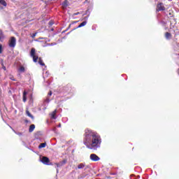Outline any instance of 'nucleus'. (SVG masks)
<instances>
[{
    "label": "nucleus",
    "mask_w": 179,
    "mask_h": 179,
    "mask_svg": "<svg viewBox=\"0 0 179 179\" xmlns=\"http://www.w3.org/2000/svg\"><path fill=\"white\" fill-rule=\"evenodd\" d=\"M3 38V34H2V30L0 29V41Z\"/></svg>",
    "instance_id": "nucleus-19"
},
{
    "label": "nucleus",
    "mask_w": 179,
    "mask_h": 179,
    "mask_svg": "<svg viewBox=\"0 0 179 179\" xmlns=\"http://www.w3.org/2000/svg\"><path fill=\"white\" fill-rule=\"evenodd\" d=\"M84 145L92 150H97L101 146V137L96 131L86 129L84 138Z\"/></svg>",
    "instance_id": "nucleus-1"
},
{
    "label": "nucleus",
    "mask_w": 179,
    "mask_h": 179,
    "mask_svg": "<svg viewBox=\"0 0 179 179\" xmlns=\"http://www.w3.org/2000/svg\"><path fill=\"white\" fill-rule=\"evenodd\" d=\"M0 54H2V45H0Z\"/></svg>",
    "instance_id": "nucleus-24"
},
{
    "label": "nucleus",
    "mask_w": 179,
    "mask_h": 179,
    "mask_svg": "<svg viewBox=\"0 0 179 179\" xmlns=\"http://www.w3.org/2000/svg\"><path fill=\"white\" fill-rule=\"evenodd\" d=\"M50 103V99H47L46 100L44 101L43 104L45 105L43 110H47V104Z\"/></svg>",
    "instance_id": "nucleus-11"
},
{
    "label": "nucleus",
    "mask_w": 179,
    "mask_h": 179,
    "mask_svg": "<svg viewBox=\"0 0 179 179\" xmlns=\"http://www.w3.org/2000/svg\"><path fill=\"white\" fill-rule=\"evenodd\" d=\"M52 24H54V22H52V21H50L49 26H52Z\"/></svg>",
    "instance_id": "nucleus-23"
},
{
    "label": "nucleus",
    "mask_w": 179,
    "mask_h": 179,
    "mask_svg": "<svg viewBox=\"0 0 179 179\" xmlns=\"http://www.w3.org/2000/svg\"><path fill=\"white\" fill-rule=\"evenodd\" d=\"M85 166H86L85 163H81V164L78 165L77 169H85Z\"/></svg>",
    "instance_id": "nucleus-9"
},
{
    "label": "nucleus",
    "mask_w": 179,
    "mask_h": 179,
    "mask_svg": "<svg viewBox=\"0 0 179 179\" xmlns=\"http://www.w3.org/2000/svg\"><path fill=\"white\" fill-rule=\"evenodd\" d=\"M90 159L92 160V162H99V160H100V157L96 154H91Z\"/></svg>",
    "instance_id": "nucleus-4"
},
{
    "label": "nucleus",
    "mask_w": 179,
    "mask_h": 179,
    "mask_svg": "<svg viewBox=\"0 0 179 179\" xmlns=\"http://www.w3.org/2000/svg\"><path fill=\"white\" fill-rule=\"evenodd\" d=\"M36 128V125L34 124H31L29 129V132H33Z\"/></svg>",
    "instance_id": "nucleus-13"
},
{
    "label": "nucleus",
    "mask_w": 179,
    "mask_h": 179,
    "mask_svg": "<svg viewBox=\"0 0 179 179\" xmlns=\"http://www.w3.org/2000/svg\"><path fill=\"white\" fill-rule=\"evenodd\" d=\"M160 10H166V8L162 3H158L157 6V12H159Z\"/></svg>",
    "instance_id": "nucleus-6"
},
{
    "label": "nucleus",
    "mask_w": 179,
    "mask_h": 179,
    "mask_svg": "<svg viewBox=\"0 0 179 179\" xmlns=\"http://www.w3.org/2000/svg\"><path fill=\"white\" fill-rule=\"evenodd\" d=\"M25 122H26L27 124H29V121L27 120H25Z\"/></svg>",
    "instance_id": "nucleus-28"
},
{
    "label": "nucleus",
    "mask_w": 179,
    "mask_h": 179,
    "mask_svg": "<svg viewBox=\"0 0 179 179\" xmlns=\"http://www.w3.org/2000/svg\"><path fill=\"white\" fill-rule=\"evenodd\" d=\"M40 162L43 163V164H46L48 166V163H50V159L47 157H43L42 158L40 159Z\"/></svg>",
    "instance_id": "nucleus-5"
},
{
    "label": "nucleus",
    "mask_w": 179,
    "mask_h": 179,
    "mask_svg": "<svg viewBox=\"0 0 179 179\" xmlns=\"http://www.w3.org/2000/svg\"><path fill=\"white\" fill-rule=\"evenodd\" d=\"M2 66H3V71H6V67L5 66H3V64H2Z\"/></svg>",
    "instance_id": "nucleus-25"
},
{
    "label": "nucleus",
    "mask_w": 179,
    "mask_h": 179,
    "mask_svg": "<svg viewBox=\"0 0 179 179\" xmlns=\"http://www.w3.org/2000/svg\"><path fill=\"white\" fill-rule=\"evenodd\" d=\"M36 36H37V32L34 33V34L31 36V37L32 38H34L36 37Z\"/></svg>",
    "instance_id": "nucleus-21"
},
{
    "label": "nucleus",
    "mask_w": 179,
    "mask_h": 179,
    "mask_svg": "<svg viewBox=\"0 0 179 179\" xmlns=\"http://www.w3.org/2000/svg\"><path fill=\"white\" fill-rule=\"evenodd\" d=\"M87 24V21H83L80 25L77 27V29H80V27H83Z\"/></svg>",
    "instance_id": "nucleus-10"
},
{
    "label": "nucleus",
    "mask_w": 179,
    "mask_h": 179,
    "mask_svg": "<svg viewBox=\"0 0 179 179\" xmlns=\"http://www.w3.org/2000/svg\"><path fill=\"white\" fill-rule=\"evenodd\" d=\"M57 114V110H54L51 114H50V118L52 120H57V116H55Z\"/></svg>",
    "instance_id": "nucleus-8"
},
{
    "label": "nucleus",
    "mask_w": 179,
    "mask_h": 179,
    "mask_svg": "<svg viewBox=\"0 0 179 179\" xmlns=\"http://www.w3.org/2000/svg\"><path fill=\"white\" fill-rule=\"evenodd\" d=\"M38 64H40L41 66H44L45 65L44 62H43V59H41V57H39Z\"/></svg>",
    "instance_id": "nucleus-18"
},
{
    "label": "nucleus",
    "mask_w": 179,
    "mask_h": 179,
    "mask_svg": "<svg viewBox=\"0 0 179 179\" xmlns=\"http://www.w3.org/2000/svg\"><path fill=\"white\" fill-rule=\"evenodd\" d=\"M57 173H58V169H57Z\"/></svg>",
    "instance_id": "nucleus-33"
},
{
    "label": "nucleus",
    "mask_w": 179,
    "mask_h": 179,
    "mask_svg": "<svg viewBox=\"0 0 179 179\" xmlns=\"http://www.w3.org/2000/svg\"><path fill=\"white\" fill-rule=\"evenodd\" d=\"M27 92L24 91L23 92V96H22V101H24V103H26V101H27Z\"/></svg>",
    "instance_id": "nucleus-7"
},
{
    "label": "nucleus",
    "mask_w": 179,
    "mask_h": 179,
    "mask_svg": "<svg viewBox=\"0 0 179 179\" xmlns=\"http://www.w3.org/2000/svg\"><path fill=\"white\" fill-rule=\"evenodd\" d=\"M178 73H179V69H178Z\"/></svg>",
    "instance_id": "nucleus-34"
},
{
    "label": "nucleus",
    "mask_w": 179,
    "mask_h": 179,
    "mask_svg": "<svg viewBox=\"0 0 179 179\" xmlns=\"http://www.w3.org/2000/svg\"><path fill=\"white\" fill-rule=\"evenodd\" d=\"M61 163H62V164H63V166H64V164H65V163H66V160H64V161L61 162Z\"/></svg>",
    "instance_id": "nucleus-26"
},
{
    "label": "nucleus",
    "mask_w": 179,
    "mask_h": 179,
    "mask_svg": "<svg viewBox=\"0 0 179 179\" xmlns=\"http://www.w3.org/2000/svg\"><path fill=\"white\" fill-rule=\"evenodd\" d=\"M9 79H10V80H13L14 82L16 81V80L15 79V78H13V76H10Z\"/></svg>",
    "instance_id": "nucleus-22"
},
{
    "label": "nucleus",
    "mask_w": 179,
    "mask_h": 179,
    "mask_svg": "<svg viewBox=\"0 0 179 179\" xmlns=\"http://www.w3.org/2000/svg\"><path fill=\"white\" fill-rule=\"evenodd\" d=\"M8 46L10 48H15L16 47V38L12 36L8 41Z\"/></svg>",
    "instance_id": "nucleus-2"
},
{
    "label": "nucleus",
    "mask_w": 179,
    "mask_h": 179,
    "mask_svg": "<svg viewBox=\"0 0 179 179\" xmlns=\"http://www.w3.org/2000/svg\"><path fill=\"white\" fill-rule=\"evenodd\" d=\"M53 131H54V132H55V131H57V127H55V128L53 129Z\"/></svg>",
    "instance_id": "nucleus-29"
},
{
    "label": "nucleus",
    "mask_w": 179,
    "mask_h": 179,
    "mask_svg": "<svg viewBox=\"0 0 179 179\" xmlns=\"http://www.w3.org/2000/svg\"><path fill=\"white\" fill-rule=\"evenodd\" d=\"M74 15H75L76 16H77V15H79V13H74Z\"/></svg>",
    "instance_id": "nucleus-31"
},
{
    "label": "nucleus",
    "mask_w": 179,
    "mask_h": 179,
    "mask_svg": "<svg viewBox=\"0 0 179 179\" xmlns=\"http://www.w3.org/2000/svg\"><path fill=\"white\" fill-rule=\"evenodd\" d=\"M26 71V69H24V66H21L19 69H18V72H20L21 73H23V72H24Z\"/></svg>",
    "instance_id": "nucleus-15"
},
{
    "label": "nucleus",
    "mask_w": 179,
    "mask_h": 179,
    "mask_svg": "<svg viewBox=\"0 0 179 179\" xmlns=\"http://www.w3.org/2000/svg\"><path fill=\"white\" fill-rule=\"evenodd\" d=\"M48 96H52V92L51 91L48 93Z\"/></svg>",
    "instance_id": "nucleus-27"
},
{
    "label": "nucleus",
    "mask_w": 179,
    "mask_h": 179,
    "mask_svg": "<svg viewBox=\"0 0 179 179\" xmlns=\"http://www.w3.org/2000/svg\"><path fill=\"white\" fill-rule=\"evenodd\" d=\"M165 37L166 40H170V38H171V34H170V32H166L165 34Z\"/></svg>",
    "instance_id": "nucleus-14"
},
{
    "label": "nucleus",
    "mask_w": 179,
    "mask_h": 179,
    "mask_svg": "<svg viewBox=\"0 0 179 179\" xmlns=\"http://www.w3.org/2000/svg\"><path fill=\"white\" fill-rule=\"evenodd\" d=\"M40 40H43V38H40Z\"/></svg>",
    "instance_id": "nucleus-32"
},
{
    "label": "nucleus",
    "mask_w": 179,
    "mask_h": 179,
    "mask_svg": "<svg viewBox=\"0 0 179 179\" xmlns=\"http://www.w3.org/2000/svg\"><path fill=\"white\" fill-rule=\"evenodd\" d=\"M30 55L31 58H33L34 62H37V59H38V56L36 55V49L34 48H32L31 49Z\"/></svg>",
    "instance_id": "nucleus-3"
},
{
    "label": "nucleus",
    "mask_w": 179,
    "mask_h": 179,
    "mask_svg": "<svg viewBox=\"0 0 179 179\" xmlns=\"http://www.w3.org/2000/svg\"><path fill=\"white\" fill-rule=\"evenodd\" d=\"M0 5H2V6L6 7V5H8L6 3V1H5V0H0Z\"/></svg>",
    "instance_id": "nucleus-17"
},
{
    "label": "nucleus",
    "mask_w": 179,
    "mask_h": 179,
    "mask_svg": "<svg viewBox=\"0 0 179 179\" xmlns=\"http://www.w3.org/2000/svg\"><path fill=\"white\" fill-rule=\"evenodd\" d=\"M56 166H57V168L58 167H62L63 164H62V162H59V163L56 164Z\"/></svg>",
    "instance_id": "nucleus-20"
},
{
    "label": "nucleus",
    "mask_w": 179,
    "mask_h": 179,
    "mask_svg": "<svg viewBox=\"0 0 179 179\" xmlns=\"http://www.w3.org/2000/svg\"><path fill=\"white\" fill-rule=\"evenodd\" d=\"M57 127H58V128H61V124H59L57 125Z\"/></svg>",
    "instance_id": "nucleus-30"
},
{
    "label": "nucleus",
    "mask_w": 179,
    "mask_h": 179,
    "mask_svg": "<svg viewBox=\"0 0 179 179\" xmlns=\"http://www.w3.org/2000/svg\"><path fill=\"white\" fill-rule=\"evenodd\" d=\"M46 145V143H42L38 145V149H43V148H45Z\"/></svg>",
    "instance_id": "nucleus-16"
},
{
    "label": "nucleus",
    "mask_w": 179,
    "mask_h": 179,
    "mask_svg": "<svg viewBox=\"0 0 179 179\" xmlns=\"http://www.w3.org/2000/svg\"><path fill=\"white\" fill-rule=\"evenodd\" d=\"M26 114L28 117H29V118H31V120H34V116H33V115H31V113H30L29 110H26Z\"/></svg>",
    "instance_id": "nucleus-12"
}]
</instances>
